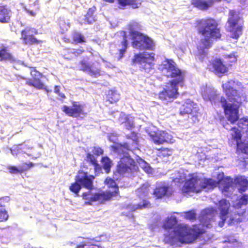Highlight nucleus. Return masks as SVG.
<instances>
[{
	"label": "nucleus",
	"mask_w": 248,
	"mask_h": 248,
	"mask_svg": "<svg viewBox=\"0 0 248 248\" xmlns=\"http://www.w3.org/2000/svg\"><path fill=\"white\" fill-rule=\"evenodd\" d=\"M197 33L203 36L197 46L196 60L202 62L208 55V49L211 48L213 42L221 39L222 34L217 21L214 18L208 17L195 21Z\"/></svg>",
	"instance_id": "nucleus-1"
},
{
	"label": "nucleus",
	"mask_w": 248,
	"mask_h": 248,
	"mask_svg": "<svg viewBox=\"0 0 248 248\" xmlns=\"http://www.w3.org/2000/svg\"><path fill=\"white\" fill-rule=\"evenodd\" d=\"M222 87L228 99L230 102L237 103H229L224 97H221L220 98V103L226 118L231 124H233L239 120V109L242 104V99L245 98L243 93L239 92L243 89V85L238 80L230 79L222 84Z\"/></svg>",
	"instance_id": "nucleus-2"
},
{
	"label": "nucleus",
	"mask_w": 248,
	"mask_h": 248,
	"mask_svg": "<svg viewBox=\"0 0 248 248\" xmlns=\"http://www.w3.org/2000/svg\"><path fill=\"white\" fill-rule=\"evenodd\" d=\"M232 183V179L229 177L223 176L217 182L212 178L192 177L185 182L182 188V191L183 193H198L204 188L213 189L218 186L222 191L227 192L231 186Z\"/></svg>",
	"instance_id": "nucleus-3"
},
{
	"label": "nucleus",
	"mask_w": 248,
	"mask_h": 248,
	"mask_svg": "<svg viewBox=\"0 0 248 248\" xmlns=\"http://www.w3.org/2000/svg\"><path fill=\"white\" fill-rule=\"evenodd\" d=\"M205 231L197 225L189 227L187 225H178L174 231V233L164 235L163 241L171 246L176 245L178 242L182 244H190L200 237Z\"/></svg>",
	"instance_id": "nucleus-4"
},
{
	"label": "nucleus",
	"mask_w": 248,
	"mask_h": 248,
	"mask_svg": "<svg viewBox=\"0 0 248 248\" xmlns=\"http://www.w3.org/2000/svg\"><path fill=\"white\" fill-rule=\"evenodd\" d=\"M94 179V175H89L87 172L79 170L75 176V182L71 184L69 187V190L74 193L76 196H78L82 186L89 190H92L93 189Z\"/></svg>",
	"instance_id": "nucleus-5"
},
{
	"label": "nucleus",
	"mask_w": 248,
	"mask_h": 248,
	"mask_svg": "<svg viewBox=\"0 0 248 248\" xmlns=\"http://www.w3.org/2000/svg\"><path fill=\"white\" fill-rule=\"evenodd\" d=\"M228 31L232 33L231 37L237 39L242 34L243 21L239 12L235 9L229 10L227 19Z\"/></svg>",
	"instance_id": "nucleus-6"
},
{
	"label": "nucleus",
	"mask_w": 248,
	"mask_h": 248,
	"mask_svg": "<svg viewBox=\"0 0 248 248\" xmlns=\"http://www.w3.org/2000/svg\"><path fill=\"white\" fill-rule=\"evenodd\" d=\"M158 69L164 73L167 78H172L171 80L184 81V72L176 66L175 63L171 59H166L159 65Z\"/></svg>",
	"instance_id": "nucleus-7"
},
{
	"label": "nucleus",
	"mask_w": 248,
	"mask_h": 248,
	"mask_svg": "<svg viewBox=\"0 0 248 248\" xmlns=\"http://www.w3.org/2000/svg\"><path fill=\"white\" fill-rule=\"evenodd\" d=\"M116 170L120 175L131 177L139 171V167L134 159L130 156H124L118 161Z\"/></svg>",
	"instance_id": "nucleus-8"
},
{
	"label": "nucleus",
	"mask_w": 248,
	"mask_h": 248,
	"mask_svg": "<svg viewBox=\"0 0 248 248\" xmlns=\"http://www.w3.org/2000/svg\"><path fill=\"white\" fill-rule=\"evenodd\" d=\"M184 82V81L170 80L169 84L170 85V88H163L161 91L159 92L158 94L159 99L167 102H172L179 95L178 85L182 86Z\"/></svg>",
	"instance_id": "nucleus-9"
},
{
	"label": "nucleus",
	"mask_w": 248,
	"mask_h": 248,
	"mask_svg": "<svg viewBox=\"0 0 248 248\" xmlns=\"http://www.w3.org/2000/svg\"><path fill=\"white\" fill-rule=\"evenodd\" d=\"M155 61L154 53H139L134 55L132 62L140 65V70L141 71L148 73L153 68Z\"/></svg>",
	"instance_id": "nucleus-10"
},
{
	"label": "nucleus",
	"mask_w": 248,
	"mask_h": 248,
	"mask_svg": "<svg viewBox=\"0 0 248 248\" xmlns=\"http://www.w3.org/2000/svg\"><path fill=\"white\" fill-rule=\"evenodd\" d=\"M134 40L132 41V46L134 48L140 50H154L155 43L153 39L144 33H135Z\"/></svg>",
	"instance_id": "nucleus-11"
},
{
	"label": "nucleus",
	"mask_w": 248,
	"mask_h": 248,
	"mask_svg": "<svg viewBox=\"0 0 248 248\" xmlns=\"http://www.w3.org/2000/svg\"><path fill=\"white\" fill-rule=\"evenodd\" d=\"M78 68L79 70L87 73L94 78L101 75V63L97 61L92 62L83 58L78 62Z\"/></svg>",
	"instance_id": "nucleus-12"
},
{
	"label": "nucleus",
	"mask_w": 248,
	"mask_h": 248,
	"mask_svg": "<svg viewBox=\"0 0 248 248\" xmlns=\"http://www.w3.org/2000/svg\"><path fill=\"white\" fill-rule=\"evenodd\" d=\"M85 106L79 102L73 101L71 107L64 105L62 107V110L68 116L74 118H83L88 114L85 111Z\"/></svg>",
	"instance_id": "nucleus-13"
},
{
	"label": "nucleus",
	"mask_w": 248,
	"mask_h": 248,
	"mask_svg": "<svg viewBox=\"0 0 248 248\" xmlns=\"http://www.w3.org/2000/svg\"><path fill=\"white\" fill-rule=\"evenodd\" d=\"M199 108L197 104L192 101L187 100L182 105L179 110L181 116L191 115L194 121L198 120L200 115Z\"/></svg>",
	"instance_id": "nucleus-14"
},
{
	"label": "nucleus",
	"mask_w": 248,
	"mask_h": 248,
	"mask_svg": "<svg viewBox=\"0 0 248 248\" xmlns=\"http://www.w3.org/2000/svg\"><path fill=\"white\" fill-rule=\"evenodd\" d=\"M37 34V30L35 28L26 27L21 31V39L25 44L38 45L43 42L42 40L37 39L32 34Z\"/></svg>",
	"instance_id": "nucleus-15"
},
{
	"label": "nucleus",
	"mask_w": 248,
	"mask_h": 248,
	"mask_svg": "<svg viewBox=\"0 0 248 248\" xmlns=\"http://www.w3.org/2000/svg\"><path fill=\"white\" fill-rule=\"evenodd\" d=\"M217 207L219 211V217L221 219L218 222V226L220 227H222L224 225L230 213L231 203L228 200L222 199L218 202Z\"/></svg>",
	"instance_id": "nucleus-16"
},
{
	"label": "nucleus",
	"mask_w": 248,
	"mask_h": 248,
	"mask_svg": "<svg viewBox=\"0 0 248 248\" xmlns=\"http://www.w3.org/2000/svg\"><path fill=\"white\" fill-rule=\"evenodd\" d=\"M151 140L156 145L169 143L171 140V136L163 130H157L149 133Z\"/></svg>",
	"instance_id": "nucleus-17"
},
{
	"label": "nucleus",
	"mask_w": 248,
	"mask_h": 248,
	"mask_svg": "<svg viewBox=\"0 0 248 248\" xmlns=\"http://www.w3.org/2000/svg\"><path fill=\"white\" fill-rule=\"evenodd\" d=\"M31 69L30 74L32 79H29L26 81V84L30 86L34 87L38 89L44 88V84L42 82L41 78L43 77L42 73L36 70L35 67H30Z\"/></svg>",
	"instance_id": "nucleus-18"
},
{
	"label": "nucleus",
	"mask_w": 248,
	"mask_h": 248,
	"mask_svg": "<svg viewBox=\"0 0 248 248\" xmlns=\"http://www.w3.org/2000/svg\"><path fill=\"white\" fill-rule=\"evenodd\" d=\"M9 200L8 198H0V222H5L9 220V215L6 209V204Z\"/></svg>",
	"instance_id": "nucleus-19"
},
{
	"label": "nucleus",
	"mask_w": 248,
	"mask_h": 248,
	"mask_svg": "<svg viewBox=\"0 0 248 248\" xmlns=\"http://www.w3.org/2000/svg\"><path fill=\"white\" fill-rule=\"evenodd\" d=\"M11 11L7 5H0V23H9L11 21Z\"/></svg>",
	"instance_id": "nucleus-20"
},
{
	"label": "nucleus",
	"mask_w": 248,
	"mask_h": 248,
	"mask_svg": "<svg viewBox=\"0 0 248 248\" xmlns=\"http://www.w3.org/2000/svg\"><path fill=\"white\" fill-rule=\"evenodd\" d=\"M235 186L238 187V191L243 193L248 189V180L244 176L235 177L234 180Z\"/></svg>",
	"instance_id": "nucleus-21"
},
{
	"label": "nucleus",
	"mask_w": 248,
	"mask_h": 248,
	"mask_svg": "<svg viewBox=\"0 0 248 248\" xmlns=\"http://www.w3.org/2000/svg\"><path fill=\"white\" fill-rule=\"evenodd\" d=\"M213 71L217 74H223L227 72V66L219 59L214 60L212 63Z\"/></svg>",
	"instance_id": "nucleus-22"
},
{
	"label": "nucleus",
	"mask_w": 248,
	"mask_h": 248,
	"mask_svg": "<svg viewBox=\"0 0 248 248\" xmlns=\"http://www.w3.org/2000/svg\"><path fill=\"white\" fill-rule=\"evenodd\" d=\"M34 166V164L32 162H24L22 164V166L21 168L19 169L14 166H9L7 167V169L9 170V172L11 174H21L24 171H27Z\"/></svg>",
	"instance_id": "nucleus-23"
},
{
	"label": "nucleus",
	"mask_w": 248,
	"mask_h": 248,
	"mask_svg": "<svg viewBox=\"0 0 248 248\" xmlns=\"http://www.w3.org/2000/svg\"><path fill=\"white\" fill-rule=\"evenodd\" d=\"M114 193H110L109 192H102L100 193H94L93 195L91 202L100 201L101 203L110 200L114 196Z\"/></svg>",
	"instance_id": "nucleus-24"
},
{
	"label": "nucleus",
	"mask_w": 248,
	"mask_h": 248,
	"mask_svg": "<svg viewBox=\"0 0 248 248\" xmlns=\"http://www.w3.org/2000/svg\"><path fill=\"white\" fill-rule=\"evenodd\" d=\"M121 9L129 6L133 9L138 8L141 5L139 0H116Z\"/></svg>",
	"instance_id": "nucleus-25"
},
{
	"label": "nucleus",
	"mask_w": 248,
	"mask_h": 248,
	"mask_svg": "<svg viewBox=\"0 0 248 248\" xmlns=\"http://www.w3.org/2000/svg\"><path fill=\"white\" fill-rule=\"evenodd\" d=\"M122 33L123 40L121 43L122 47L118 50L119 52L117 54L118 55V60H120L122 58H123L128 47V41L127 39L126 33L125 31H123Z\"/></svg>",
	"instance_id": "nucleus-26"
},
{
	"label": "nucleus",
	"mask_w": 248,
	"mask_h": 248,
	"mask_svg": "<svg viewBox=\"0 0 248 248\" xmlns=\"http://www.w3.org/2000/svg\"><path fill=\"white\" fill-rule=\"evenodd\" d=\"M85 160L90 165L93 166L95 173L99 172L101 170V166L98 164L97 160L93 155L89 153H87Z\"/></svg>",
	"instance_id": "nucleus-27"
},
{
	"label": "nucleus",
	"mask_w": 248,
	"mask_h": 248,
	"mask_svg": "<svg viewBox=\"0 0 248 248\" xmlns=\"http://www.w3.org/2000/svg\"><path fill=\"white\" fill-rule=\"evenodd\" d=\"M15 58L10 52L7 47L4 46L0 48V62H13Z\"/></svg>",
	"instance_id": "nucleus-28"
},
{
	"label": "nucleus",
	"mask_w": 248,
	"mask_h": 248,
	"mask_svg": "<svg viewBox=\"0 0 248 248\" xmlns=\"http://www.w3.org/2000/svg\"><path fill=\"white\" fill-rule=\"evenodd\" d=\"M169 189V187L166 185L156 186L154 189L153 194L157 199H161L167 195Z\"/></svg>",
	"instance_id": "nucleus-29"
},
{
	"label": "nucleus",
	"mask_w": 248,
	"mask_h": 248,
	"mask_svg": "<svg viewBox=\"0 0 248 248\" xmlns=\"http://www.w3.org/2000/svg\"><path fill=\"white\" fill-rule=\"evenodd\" d=\"M191 4L197 9L202 10H207L210 7L208 0H191Z\"/></svg>",
	"instance_id": "nucleus-30"
},
{
	"label": "nucleus",
	"mask_w": 248,
	"mask_h": 248,
	"mask_svg": "<svg viewBox=\"0 0 248 248\" xmlns=\"http://www.w3.org/2000/svg\"><path fill=\"white\" fill-rule=\"evenodd\" d=\"M96 9V7L93 6L88 10L84 19L86 24H92L96 21L95 16L94 15Z\"/></svg>",
	"instance_id": "nucleus-31"
},
{
	"label": "nucleus",
	"mask_w": 248,
	"mask_h": 248,
	"mask_svg": "<svg viewBox=\"0 0 248 248\" xmlns=\"http://www.w3.org/2000/svg\"><path fill=\"white\" fill-rule=\"evenodd\" d=\"M173 152L172 148L162 147L156 149V155L160 158H168L172 155Z\"/></svg>",
	"instance_id": "nucleus-32"
},
{
	"label": "nucleus",
	"mask_w": 248,
	"mask_h": 248,
	"mask_svg": "<svg viewBox=\"0 0 248 248\" xmlns=\"http://www.w3.org/2000/svg\"><path fill=\"white\" fill-rule=\"evenodd\" d=\"M150 186L148 183L141 185L136 190L137 196L139 198H142L147 196L150 191Z\"/></svg>",
	"instance_id": "nucleus-33"
},
{
	"label": "nucleus",
	"mask_w": 248,
	"mask_h": 248,
	"mask_svg": "<svg viewBox=\"0 0 248 248\" xmlns=\"http://www.w3.org/2000/svg\"><path fill=\"white\" fill-rule=\"evenodd\" d=\"M105 183L109 188H111L113 189L112 192H110V193H114V196H116L119 193V187L116 183L115 181L110 177H107L105 180Z\"/></svg>",
	"instance_id": "nucleus-34"
},
{
	"label": "nucleus",
	"mask_w": 248,
	"mask_h": 248,
	"mask_svg": "<svg viewBox=\"0 0 248 248\" xmlns=\"http://www.w3.org/2000/svg\"><path fill=\"white\" fill-rule=\"evenodd\" d=\"M177 220L175 217H171L167 218L163 222V227L165 230H170L174 228L177 224Z\"/></svg>",
	"instance_id": "nucleus-35"
},
{
	"label": "nucleus",
	"mask_w": 248,
	"mask_h": 248,
	"mask_svg": "<svg viewBox=\"0 0 248 248\" xmlns=\"http://www.w3.org/2000/svg\"><path fill=\"white\" fill-rule=\"evenodd\" d=\"M236 151L237 154H244L248 155V146L242 141V140H240L236 141Z\"/></svg>",
	"instance_id": "nucleus-36"
},
{
	"label": "nucleus",
	"mask_w": 248,
	"mask_h": 248,
	"mask_svg": "<svg viewBox=\"0 0 248 248\" xmlns=\"http://www.w3.org/2000/svg\"><path fill=\"white\" fill-rule=\"evenodd\" d=\"M141 28V25L137 22H133L131 23L128 26V29L130 31V33L132 36V41L134 40L135 33L141 34L142 33L137 31L136 30H140Z\"/></svg>",
	"instance_id": "nucleus-37"
},
{
	"label": "nucleus",
	"mask_w": 248,
	"mask_h": 248,
	"mask_svg": "<svg viewBox=\"0 0 248 248\" xmlns=\"http://www.w3.org/2000/svg\"><path fill=\"white\" fill-rule=\"evenodd\" d=\"M72 43L75 44L83 43L86 42L84 36L78 31H74L72 35Z\"/></svg>",
	"instance_id": "nucleus-38"
},
{
	"label": "nucleus",
	"mask_w": 248,
	"mask_h": 248,
	"mask_svg": "<svg viewBox=\"0 0 248 248\" xmlns=\"http://www.w3.org/2000/svg\"><path fill=\"white\" fill-rule=\"evenodd\" d=\"M107 101L110 104L116 103L120 98L119 94L113 91H109L107 95Z\"/></svg>",
	"instance_id": "nucleus-39"
},
{
	"label": "nucleus",
	"mask_w": 248,
	"mask_h": 248,
	"mask_svg": "<svg viewBox=\"0 0 248 248\" xmlns=\"http://www.w3.org/2000/svg\"><path fill=\"white\" fill-rule=\"evenodd\" d=\"M231 135L232 139L235 141L242 140V134L241 130L239 129L238 127L233 126L231 129Z\"/></svg>",
	"instance_id": "nucleus-40"
},
{
	"label": "nucleus",
	"mask_w": 248,
	"mask_h": 248,
	"mask_svg": "<svg viewBox=\"0 0 248 248\" xmlns=\"http://www.w3.org/2000/svg\"><path fill=\"white\" fill-rule=\"evenodd\" d=\"M245 213V211H244L241 213H234L233 216L230 218V224L233 225L235 223H239L243 221V216Z\"/></svg>",
	"instance_id": "nucleus-41"
},
{
	"label": "nucleus",
	"mask_w": 248,
	"mask_h": 248,
	"mask_svg": "<svg viewBox=\"0 0 248 248\" xmlns=\"http://www.w3.org/2000/svg\"><path fill=\"white\" fill-rule=\"evenodd\" d=\"M101 162L102 167L106 172L107 173H109L111 168L112 162L111 160L108 157L104 156L101 158Z\"/></svg>",
	"instance_id": "nucleus-42"
},
{
	"label": "nucleus",
	"mask_w": 248,
	"mask_h": 248,
	"mask_svg": "<svg viewBox=\"0 0 248 248\" xmlns=\"http://www.w3.org/2000/svg\"><path fill=\"white\" fill-rule=\"evenodd\" d=\"M58 24L61 30V32L62 34L64 33L66 31H67L70 27L69 23L63 18H60L59 19Z\"/></svg>",
	"instance_id": "nucleus-43"
},
{
	"label": "nucleus",
	"mask_w": 248,
	"mask_h": 248,
	"mask_svg": "<svg viewBox=\"0 0 248 248\" xmlns=\"http://www.w3.org/2000/svg\"><path fill=\"white\" fill-rule=\"evenodd\" d=\"M216 212V210L213 207L205 209L202 211V217L204 219L212 218Z\"/></svg>",
	"instance_id": "nucleus-44"
},
{
	"label": "nucleus",
	"mask_w": 248,
	"mask_h": 248,
	"mask_svg": "<svg viewBox=\"0 0 248 248\" xmlns=\"http://www.w3.org/2000/svg\"><path fill=\"white\" fill-rule=\"evenodd\" d=\"M140 167L147 174H152L153 169L144 160L140 159L139 162Z\"/></svg>",
	"instance_id": "nucleus-45"
},
{
	"label": "nucleus",
	"mask_w": 248,
	"mask_h": 248,
	"mask_svg": "<svg viewBox=\"0 0 248 248\" xmlns=\"http://www.w3.org/2000/svg\"><path fill=\"white\" fill-rule=\"evenodd\" d=\"M237 124L238 128L241 130H248V117H243L239 119Z\"/></svg>",
	"instance_id": "nucleus-46"
},
{
	"label": "nucleus",
	"mask_w": 248,
	"mask_h": 248,
	"mask_svg": "<svg viewBox=\"0 0 248 248\" xmlns=\"http://www.w3.org/2000/svg\"><path fill=\"white\" fill-rule=\"evenodd\" d=\"M113 151L117 153L118 154H120L121 152V151L123 149H125L126 150H129L130 147L129 144L127 142H124L123 144H117L115 146L112 147Z\"/></svg>",
	"instance_id": "nucleus-47"
},
{
	"label": "nucleus",
	"mask_w": 248,
	"mask_h": 248,
	"mask_svg": "<svg viewBox=\"0 0 248 248\" xmlns=\"http://www.w3.org/2000/svg\"><path fill=\"white\" fill-rule=\"evenodd\" d=\"M92 241V238H87L85 241L78 244L75 248H90Z\"/></svg>",
	"instance_id": "nucleus-48"
},
{
	"label": "nucleus",
	"mask_w": 248,
	"mask_h": 248,
	"mask_svg": "<svg viewBox=\"0 0 248 248\" xmlns=\"http://www.w3.org/2000/svg\"><path fill=\"white\" fill-rule=\"evenodd\" d=\"M91 191V190H90L89 191L83 193L81 196L83 199L87 200V201L85 202V203L87 205H92V203L93 202L91 201L93 198V195L90 196L92 194Z\"/></svg>",
	"instance_id": "nucleus-49"
},
{
	"label": "nucleus",
	"mask_w": 248,
	"mask_h": 248,
	"mask_svg": "<svg viewBox=\"0 0 248 248\" xmlns=\"http://www.w3.org/2000/svg\"><path fill=\"white\" fill-rule=\"evenodd\" d=\"M142 202V204H138L137 205L136 209L141 210L144 208H147L151 207V204L148 201L146 200H143Z\"/></svg>",
	"instance_id": "nucleus-50"
},
{
	"label": "nucleus",
	"mask_w": 248,
	"mask_h": 248,
	"mask_svg": "<svg viewBox=\"0 0 248 248\" xmlns=\"http://www.w3.org/2000/svg\"><path fill=\"white\" fill-rule=\"evenodd\" d=\"M122 123L124 124L125 128L127 130H131L134 126L133 123L128 118H125L124 121Z\"/></svg>",
	"instance_id": "nucleus-51"
},
{
	"label": "nucleus",
	"mask_w": 248,
	"mask_h": 248,
	"mask_svg": "<svg viewBox=\"0 0 248 248\" xmlns=\"http://www.w3.org/2000/svg\"><path fill=\"white\" fill-rule=\"evenodd\" d=\"M185 218L188 220H194L196 217V214L194 211L186 212L185 215Z\"/></svg>",
	"instance_id": "nucleus-52"
},
{
	"label": "nucleus",
	"mask_w": 248,
	"mask_h": 248,
	"mask_svg": "<svg viewBox=\"0 0 248 248\" xmlns=\"http://www.w3.org/2000/svg\"><path fill=\"white\" fill-rule=\"evenodd\" d=\"M248 203V195L244 194L239 199L238 203L239 207H241V205H246Z\"/></svg>",
	"instance_id": "nucleus-53"
},
{
	"label": "nucleus",
	"mask_w": 248,
	"mask_h": 248,
	"mask_svg": "<svg viewBox=\"0 0 248 248\" xmlns=\"http://www.w3.org/2000/svg\"><path fill=\"white\" fill-rule=\"evenodd\" d=\"M85 52V50L82 47L79 48H74L72 49L71 53L75 57H78Z\"/></svg>",
	"instance_id": "nucleus-54"
},
{
	"label": "nucleus",
	"mask_w": 248,
	"mask_h": 248,
	"mask_svg": "<svg viewBox=\"0 0 248 248\" xmlns=\"http://www.w3.org/2000/svg\"><path fill=\"white\" fill-rule=\"evenodd\" d=\"M92 152L93 155L100 156L103 154L104 151L101 147L94 146L93 147Z\"/></svg>",
	"instance_id": "nucleus-55"
},
{
	"label": "nucleus",
	"mask_w": 248,
	"mask_h": 248,
	"mask_svg": "<svg viewBox=\"0 0 248 248\" xmlns=\"http://www.w3.org/2000/svg\"><path fill=\"white\" fill-rule=\"evenodd\" d=\"M54 92L58 95L61 100H63L66 98L64 94L60 92V86H55L54 87Z\"/></svg>",
	"instance_id": "nucleus-56"
},
{
	"label": "nucleus",
	"mask_w": 248,
	"mask_h": 248,
	"mask_svg": "<svg viewBox=\"0 0 248 248\" xmlns=\"http://www.w3.org/2000/svg\"><path fill=\"white\" fill-rule=\"evenodd\" d=\"M222 0H208L209 4L212 7L215 3L220 2Z\"/></svg>",
	"instance_id": "nucleus-57"
},
{
	"label": "nucleus",
	"mask_w": 248,
	"mask_h": 248,
	"mask_svg": "<svg viewBox=\"0 0 248 248\" xmlns=\"http://www.w3.org/2000/svg\"><path fill=\"white\" fill-rule=\"evenodd\" d=\"M25 11L27 13H28L31 16H35L36 15V12L33 10H30L26 9Z\"/></svg>",
	"instance_id": "nucleus-58"
},
{
	"label": "nucleus",
	"mask_w": 248,
	"mask_h": 248,
	"mask_svg": "<svg viewBox=\"0 0 248 248\" xmlns=\"http://www.w3.org/2000/svg\"><path fill=\"white\" fill-rule=\"evenodd\" d=\"M229 58H232L233 59V60L232 61V62H235L236 61V59L235 57H231L230 56H229L228 57H227V59H229Z\"/></svg>",
	"instance_id": "nucleus-59"
},
{
	"label": "nucleus",
	"mask_w": 248,
	"mask_h": 248,
	"mask_svg": "<svg viewBox=\"0 0 248 248\" xmlns=\"http://www.w3.org/2000/svg\"><path fill=\"white\" fill-rule=\"evenodd\" d=\"M63 39L65 42H67V43L70 42V40L68 38L63 37Z\"/></svg>",
	"instance_id": "nucleus-60"
},
{
	"label": "nucleus",
	"mask_w": 248,
	"mask_h": 248,
	"mask_svg": "<svg viewBox=\"0 0 248 248\" xmlns=\"http://www.w3.org/2000/svg\"><path fill=\"white\" fill-rule=\"evenodd\" d=\"M104 1L108 2L109 3H113L115 0H103Z\"/></svg>",
	"instance_id": "nucleus-61"
},
{
	"label": "nucleus",
	"mask_w": 248,
	"mask_h": 248,
	"mask_svg": "<svg viewBox=\"0 0 248 248\" xmlns=\"http://www.w3.org/2000/svg\"><path fill=\"white\" fill-rule=\"evenodd\" d=\"M131 135H132V136L134 137H137V134L136 132H131Z\"/></svg>",
	"instance_id": "nucleus-62"
},
{
	"label": "nucleus",
	"mask_w": 248,
	"mask_h": 248,
	"mask_svg": "<svg viewBox=\"0 0 248 248\" xmlns=\"http://www.w3.org/2000/svg\"><path fill=\"white\" fill-rule=\"evenodd\" d=\"M2 229L0 228V238L2 237L3 236L2 234L1 233Z\"/></svg>",
	"instance_id": "nucleus-63"
},
{
	"label": "nucleus",
	"mask_w": 248,
	"mask_h": 248,
	"mask_svg": "<svg viewBox=\"0 0 248 248\" xmlns=\"http://www.w3.org/2000/svg\"><path fill=\"white\" fill-rule=\"evenodd\" d=\"M27 146L26 145H16V146L15 147H27Z\"/></svg>",
	"instance_id": "nucleus-64"
}]
</instances>
